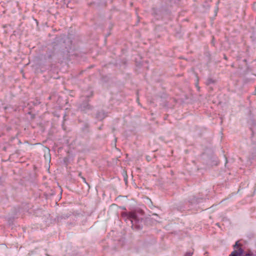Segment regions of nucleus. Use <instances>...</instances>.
I'll return each instance as SVG.
<instances>
[{
	"instance_id": "f257e3e1",
	"label": "nucleus",
	"mask_w": 256,
	"mask_h": 256,
	"mask_svg": "<svg viewBox=\"0 0 256 256\" xmlns=\"http://www.w3.org/2000/svg\"><path fill=\"white\" fill-rule=\"evenodd\" d=\"M128 218L130 221L132 229L140 230L142 228V222L138 218L134 212H130L127 214Z\"/></svg>"
},
{
	"instance_id": "f03ea898",
	"label": "nucleus",
	"mask_w": 256,
	"mask_h": 256,
	"mask_svg": "<svg viewBox=\"0 0 256 256\" xmlns=\"http://www.w3.org/2000/svg\"><path fill=\"white\" fill-rule=\"evenodd\" d=\"M234 250L230 254V256H239L243 253V250L239 248L238 242H236L234 246Z\"/></svg>"
},
{
	"instance_id": "7ed1b4c3",
	"label": "nucleus",
	"mask_w": 256,
	"mask_h": 256,
	"mask_svg": "<svg viewBox=\"0 0 256 256\" xmlns=\"http://www.w3.org/2000/svg\"><path fill=\"white\" fill-rule=\"evenodd\" d=\"M192 254H193V252H188L185 254L184 256H192Z\"/></svg>"
},
{
	"instance_id": "20e7f679",
	"label": "nucleus",
	"mask_w": 256,
	"mask_h": 256,
	"mask_svg": "<svg viewBox=\"0 0 256 256\" xmlns=\"http://www.w3.org/2000/svg\"><path fill=\"white\" fill-rule=\"evenodd\" d=\"M246 256H252V254H250V253H248V254H246Z\"/></svg>"
},
{
	"instance_id": "39448f33",
	"label": "nucleus",
	"mask_w": 256,
	"mask_h": 256,
	"mask_svg": "<svg viewBox=\"0 0 256 256\" xmlns=\"http://www.w3.org/2000/svg\"><path fill=\"white\" fill-rule=\"evenodd\" d=\"M254 7H256V3H254Z\"/></svg>"
}]
</instances>
